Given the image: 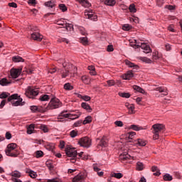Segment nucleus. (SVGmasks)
<instances>
[{"label":"nucleus","mask_w":182,"mask_h":182,"mask_svg":"<svg viewBox=\"0 0 182 182\" xmlns=\"http://www.w3.org/2000/svg\"><path fill=\"white\" fill-rule=\"evenodd\" d=\"M130 128L132 129V130H135V132H139L140 130H143V127H141L139 125H135V124L131 125Z\"/></svg>","instance_id":"33"},{"label":"nucleus","mask_w":182,"mask_h":182,"mask_svg":"<svg viewBox=\"0 0 182 182\" xmlns=\"http://www.w3.org/2000/svg\"><path fill=\"white\" fill-rule=\"evenodd\" d=\"M13 62H15L16 63L18 62H25V60L22 58L21 56L16 55L12 58Z\"/></svg>","instance_id":"28"},{"label":"nucleus","mask_w":182,"mask_h":182,"mask_svg":"<svg viewBox=\"0 0 182 182\" xmlns=\"http://www.w3.org/2000/svg\"><path fill=\"white\" fill-rule=\"evenodd\" d=\"M59 9L63 11V12H66L68 11V7L63 4H59Z\"/></svg>","instance_id":"46"},{"label":"nucleus","mask_w":182,"mask_h":182,"mask_svg":"<svg viewBox=\"0 0 182 182\" xmlns=\"http://www.w3.org/2000/svg\"><path fill=\"white\" fill-rule=\"evenodd\" d=\"M81 43L84 46L89 45V41L87 40V37H82L80 38Z\"/></svg>","instance_id":"34"},{"label":"nucleus","mask_w":182,"mask_h":182,"mask_svg":"<svg viewBox=\"0 0 182 182\" xmlns=\"http://www.w3.org/2000/svg\"><path fill=\"white\" fill-rule=\"evenodd\" d=\"M129 9L130 12H132L134 14L136 12V6L133 4L129 5Z\"/></svg>","instance_id":"51"},{"label":"nucleus","mask_w":182,"mask_h":182,"mask_svg":"<svg viewBox=\"0 0 182 182\" xmlns=\"http://www.w3.org/2000/svg\"><path fill=\"white\" fill-rule=\"evenodd\" d=\"M126 107H127L128 109H129V113L133 114L134 112V105L133 104H125Z\"/></svg>","instance_id":"27"},{"label":"nucleus","mask_w":182,"mask_h":182,"mask_svg":"<svg viewBox=\"0 0 182 182\" xmlns=\"http://www.w3.org/2000/svg\"><path fill=\"white\" fill-rule=\"evenodd\" d=\"M135 47L136 49H139V48H141V49H143L145 53H151V48H150V46H149L147 44L144 43H141V44L140 43L136 44Z\"/></svg>","instance_id":"9"},{"label":"nucleus","mask_w":182,"mask_h":182,"mask_svg":"<svg viewBox=\"0 0 182 182\" xmlns=\"http://www.w3.org/2000/svg\"><path fill=\"white\" fill-rule=\"evenodd\" d=\"M114 124H116V126H117L118 127H123V122L122 121H116L114 122Z\"/></svg>","instance_id":"63"},{"label":"nucleus","mask_w":182,"mask_h":182,"mask_svg":"<svg viewBox=\"0 0 182 182\" xmlns=\"http://www.w3.org/2000/svg\"><path fill=\"white\" fill-rule=\"evenodd\" d=\"M40 129H41L43 130V132H44V133H48V127L46 125H41Z\"/></svg>","instance_id":"62"},{"label":"nucleus","mask_w":182,"mask_h":182,"mask_svg":"<svg viewBox=\"0 0 182 182\" xmlns=\"http://www.w3.org/2000/svg\"><path fill=\"white\" fill-rule=\"evenodd\" d=\"M141 60L142 62H145V63H151V60L150 58H148L146 57H141Z\"/></svg>","instance_id":"47"},{"label":"nucleus","mask_w":182,"mask_h":182,"mask_svg":"<svg viewBox=\"0 0 182 182\" xmlns=\"http://www.w3.org/2000/svg\"><path fill=\"white\" fill-rule=\"evenodd\" d=\"M107 138L106 136H102L98 144L100 147H107Z\"/></svg>","instance_id":"17"},{"label":"nucleus","mask_w":182,"mask_h":182,"mask_svg":"<svg viewBox=\"0 0 182 182\" xmlns=\"http://www.w3.org/2000/svg\"><path fill=\"white\" fill-rule=\"evenodd\" d=\"M105 4L108 5V6H114L116 5V0H105Z\"/></svg>","instance_id":"29"},{"label":"nucleus","mask_w":182,"mask_h":182,"mask_svg":"<svg viewBox=\"0 0 182 182\" xmlns=\"http://www.w3.org/2000/svg\"><path fill=\"white\" fill-rule=\"evenodd\" d=\"M165 8L166 9H168V11H174V9H176V6H173V5H166L165 6Z\"/></svg>","instance_id":"56"},{"label":"nucleus","mask_w":182,"mask_h":182,"mask_svg":"<svg viewBox=\"0 0 182 182\" xmlns=\"http://www.w3.org/2000/svg\"><path fill=\"white\" fill-rule=\"evenodd\" d=\"M164 181H171V180H173V176L168 173H166L164 176Z\"/></svg>","instance_id":"36"},{"label":"nucleus","mask_w":182,"mask_h":182,"mask_svg":"<svg viewBox=\"0 0 182 182\" xmlns=\"http://www.w3.org/2000/svg\"><path fill=\"white\" fill-rule=\"evenodd\" d=\"M9 97V93L8 92H2L0 94V99H6V97Z\"/></svg>","instance_id":"53"},{"label":"nucleus","mask_w":182,"mask_h":182,"mask_svg":"<svg viewBox=\"0 0 182 182\" xmlns=\"http://www.w3.org/2000/svg\"><path fill=\"white\" fill-rule=\"evenodd\" d=\"M86 18L91 19L92 21H96L97 19V16L95 14L93 11H87L85 12Z\"/></svg>","instance_id":"11"},{"label":"nucleus","mask_w":182,"mask_h":182,"mask_svg":"<svg viewBox=\"0 0 182 182\" xmlns=\"http://www.w3.org/2000/svg\"><path fill=\"white\" fill-rule=\"evenodd\" d=\"M46 148L47 149V150H53V149H55V145L53 144H48L46 145Z\"/></svg>","instance_id":"61"},{"label":"nucleus","mask_w":182,"mask_h":182,"mask_svg":"<svg viewBox=\"0 0 182 182\" xmlns=\"http://www.w3.org/2000/svg\"><path fill=\"white\" fill-rule=\"evenodd\" d=\"M18 149V145L15 143L9 144L7 145V148L6 149V151H9L11 150H15Z\"/></svg>","instance_id":"20"},{"label":"nucleus","mask_w":182,"mask_h":182,"mask_svg":"<svg viewBox=\"0 0 182 182\" xmlns=\"http://www.w3.org/2000/svg\"><path fill=\"white\" fill-rule=\"evenodd\" d=\"M78 31L80 32L81 35H83L84 36H86V35H87V33H86V30H85V28L83 27H79Z\"/></svg>","instance_id":"45"},{"label":"nucleus","mask_w":182,"mask_h":182,"mask_svg":"<svg viewBox=\"0 0 182 182\" xmlns=\"http://www.w3.org/2000/svg\"><path fill=\"white\" fill-rule=\"evenodd\" d=\"M151 130L154 140H159L160 133L164 130V126L163 124H155L152 126Z\"/></svg>","instance_id":"1"},{"label":"nucleus","mask_w":182,"mask_h":182,"mask_svg":"<svg viewBox=\"0 0 182 182\" xmlns=\"http://www.w3.org/2000/svg\"><path fill=\"white\" fill-rule=\"evenodd\" d=\"M134 75L132 71H129L127 74H124L122 77L124 80H130L133 77Z\"/></svg>","instance_id":"19"},{"label":"nucleus","mask_w":182,"mask_h":182,"mask_svg":"<svg viewBox=\"0 0 182 182\" xmlns=\"http://www.w3.org/2000/svg\"><path fill=\"white\" fill-rule=\"evenodd\" d=\"M133 89L134 90H136V92H139V93H142L143 95L146 93V91H144V90H143V88L140 87L139 86L134 85Z\"/></svg>","instance_id":"30"},{"label":"nucleus","mask_w":182,"mask_h":182,"mask_svg":"<svg viewBox=\"0 0 182 182\" xmlns=\"http://www.w3.org/2000/svg\"><path fill=\"white\" fill-rule=\"evenodd\" d=\"M79 116L76 114L68 113V110L63 111L59 115L58 119H71V120H75V119H79Z\"/></svg>","instance_id":"5"},{"label":"nucleus","mask_w":182,"mask_h":182,"mask_svg":"<svg viewBox=\"0 0 182 182\" xmlns=\"http://www.w3.org/2000/svg\"><path fill=\"white\" fill-rule=\"evenodd\" d=\"M25 95L27 97L33 99L35 96H38V95H39V92H38V90H33V88L31 87H28L26 90Z\"/></svg>","instance_id":"7"},{"label":"nucleus","mask_w":182,"mask_h":182,"mask_svg":"<svg viewBox=\"0 0 182 182\" xmlns=\"http://www.w3.org/2000/svg\"><path fill=\"white\" fill-rule=\"evenodd\" d=\"M77 1L82 5V6H84L85 8H89V6H90V3H89V1L87 0H77Z\"/></svg>","instance_id":"21"},{"label":"nucleus","mask_w":182,"mask_h":182,"mask_svg":"<svg viewBox=\"0 0 182 182\" xmlns=\"http://www.w3.org/2000/svg\"><path fill=\"white\" fill-rule=\"evenodd\" d=\"M64 89L65 90H73V86L70 83L68 82L64 85Z\"/></svg>","instance_id":"39"},{"label":"nucleus","mask_w":182,"mask_h":182,"mask_svg":"<svg viewBox=\"0 0 182 182\" xmlns=\"http://www.w3.org/2000/svg\"><path fill=\"white\" fill-rule=\"evenodd\" d=\"M93 168H94V171H95L97 173V175L100 177H102V176H103V174H104L103 171L99 172V171H100V168H99V165L94 164Z\"/></svg>","instance_id":"22"},{"label":"nucleus","mask_w":182,"mask_h":182,"mask_svg":"<svg viewBox=\"0 0 182 182\" xmlns=\"http://www.w3.org/2000/svg\"><path fill=\"white\" fill-rule=\"evenodd\" d=\"M68 76H69V70L68 68H65V71L62 74V77H68Z\"/></svg>","instance_id":"57"},{"label":"nucleus","mask_w":182,"mask_h":182,"mask_svg":"<svg viewBox=\"0 0 182 182\" xmlns=\"http://www.w3.org/2000/svg\"><path fill=\"white\" fill-rule=\"evenodd\" d=\"M1 86H9L11 85V81H9L6 78H3L0 80Z\"/></svg>","instance_id":"23"},{"label":"nucleus","mask_w":182,"mask_h":182,"mask_svg":"<svg viewBox=\"0 0 182 182\" xmlns=\"http://www.w3.org/2000/svg\"><path fill=\"white\" fill-rule=\"evenodd\" d=\"M133 156H130L129 154H124L119 156V160L121 161H127V160H132Z\"/></svg>","instance_id":"15"},{"label":"nucleus","mask_w":182,"mask_h":182,"mask_svg":"<svg viewBox=\"0 0 182 182\" xmlns=\"http://www.w3.org/2000/svg\"><path fill=\"white\" fill-rule=\"evenodd\" d=\"M81 107H82V109H85V110H87V112H92V107H90V105H89V104L86 102H82L81 104Z\"/></svg>","instance_id":"26"},{"label":"nucleus","mask_w":182,"mask_h":182,"mask_svg":"<svg viewBox=\"0 0 182 182\" xmlns=\"http://www.w3.org/2000/svg\"><path fill=\"white\" fill-rule=\"evenodd\" d=\"M22 73V68H11L10 70V75L12 79H17Z\"/></svg>","instance_id":"8"},{"label":"nucleus","mask_w":182,"mask_h":182,"mask_svg":"<svg viewBox=\"0 0 182 182\" xmlns=\"http://www.w3.org/2000/svg\"><path fill=\"white\" fill-rule=\"evenodd\" d=\"M6 156H9V157H18L19 156L20 152L18 150V149H13L11 151H5Z\"/></svg>","instance_id":"12"},{"label":"nucleus","mask_w":182,"mask_h":182,"mask_svg":"<svg viewBox=\"0 0 182 182\" xmlns=\"http://www.w3.org/2000/svg\"><path fill=\"white\" fill-rule=\"evenodd\" d=\"M26 173L28 174L31 178H36L38 177L36 172L32 171L31 169H26Z\"/></svg>","instance_id":"18"},{"label":"nucleus","mask_w":182,"mask_h":182,"mask_svg":"<svg viewBox=\"0 0 182 182\" xmlns=\"http://www.w3.org/2000/svg\"><path fill=\"white\" fill-rule=\"evenodd\" d=\"M70 136L73 138L76 137L77 136V132H76L75 130L71 131L70 133Z\"/></svg>","instance_id":"58"},{"label":"nucleus","mask_w":182,"mask_h":182,"mask_svg":"<svg viewBox=\"0 0 182 182\" xmlns=\"http://www.w3.org/2000/svg\"><path fill=\"white\" fill-rule=\"evenodd\" d=\"M133 136H136V132H129L127 135V137H128V139H133Z\"/></svg>","instance_id":"55"},{"label":"nucleus","mask_w":182,"mask_h":182,"mask_svg":"<svg viewBox=\"0 0 182 182\" xmlns=\"http://www.w3.org/2000/svg\"><path fill=\"white\" fill-rule=\"evenodd\" d=\"M85 180V175L82 173H80L75 177L73 178V182H83Z\"/></svg>","instance_id":"14"},{"label":"nucleus","mask_w":182,"mask_h":182,"mask_svg":"<svg viewBox=\"0 0 182 182\" xmlns=\"http://www.w3.org/2000/svg\"><path fill=\"white\" fill-rule=\"evenodd\" d=\"M151 171H153L154 176H160V174H161V173H160V169L156 166H152Z\"/></svg>","instance_id":"24"},{"label":"nucleus","mask_w":182,"mask_h":182,"mask_svg":"<svg viewBox=\"0 0 182 182\" xmlns=\"http://www.w3.org/2000/svg\"><path fill=\"white\" fill-rule=\"evenodd\" d=\"M123 31H130L132 29V26L129 24H124L122 26Z\"/></svg>","instance_id":"50"},{"label":"nucleus","mask_w":182,"mask_h":182,"mask_svg":"<svg viewBox=\"0 0 182 182\" xmlns=\"http://www.w3.org/2000/svg\"><path fill=\"white\" fill-rule=\"evenodd\" d=\"M144 165L141 162H137L136 163V170L139 171H141V170H144Z\"/></svg>","instance_id":"35"},{"label":"nucleus","mask_w":182,"mask_h":182,"mask_svg":"<svg viewBox=\"0 0 182 182\" xmlns=\"http://www.w3.org/2000/svg\"><path fill=\"white\" fill-rule=\"evenodd\" d=\"M30 109L31 112L33 113L39 112V113H45L46 112L45 107H37L35 105L31 106Z\"/></svg>","instance_id":"10"},{"label":"nucleus","mask_w":182,"mask_h":182,"mask_svg":"<svg viewBox=\"0 0 182 182\" xmlns=\"http://www.w3.org/2000/svg\"><path fill=\"white\" fill-rule=\"evenodd\" d=\"M43 151H36V157L37 159H39V157H43Z\"/></svg>","instance_id":"52"},{"label":"nucleus","mask_w":182,"mask_h":182,"mask_svg":"<svg viewBox=\"0 0 182 182\" xmlns=\"http://www.w3.org/2000/svg\"><path fill=\"white\" fill-rule=\"evenodd\" d=\"M78 144L82 147H86L87 149L92 146V139L87 136H84L80 139Z\"/></svg>","instance_id":"6"},{"label":"nucleus","mask_w":182,"mask_h":182,"mask_svg":"<svg viewBox=\"0 0 182 182\" xmlns=\"http://www.w3.org/2000/svg\"><path fill=\"white\" fill-rule=\"evenodd\" d=\"M125 64L127 66H129V68H134V69H137L139 68V65H134V63L130 62L129 60H126Z\"/></svg>","instance_id":"31"},{"label":"nucleus","mask_w":182,"mask_h":182,"mask_svg":"<svg viewBox=\"0 0 182 182\" xmlns=\"http://www.w3.org/2000/svg\"><path fill=\"white\" fill-rule=\"evenodd\" d=\"M31 38H33V41H38V42H41V41L43 39V36L41 35L38 32H34L31 34Z\"/></svg>","instance_id":"13"},{"label":"nucleus","mask_w":182,"mask_h":182,"mask_svg":"<svg viewBox=\"0 0 182 182\" xmlns=\"http://www.w3.org/2000/svg\"><path fill=\"white\" fill-rule=\"evenodd\" d=\"M78 97L82 99V100H85V102H89V100H90V97L87 95H78Z\"/></svg>","instance_id":"41"},{"label":"nucleus","mask_w":182,"mask_h":182,"mask_svg":"<svg viewBox=\"0 0 182 182\" xmlns=\"http://www.w3.org/2000/svg\"><path fill=\"white\" fill-rule=\"evenodd\" d=\"M119 95L121 97H126L127 99H129V97H130V94L127 92H119Z\"/></svg>","instance_id":"48"},{"label":"nucleus","mask_w":182,"mask_h":182,"mask_svg":"<svg viewBox=\"0 0 182 182\" xmlns=\"http://www.w3.org/2000/svg\"><path fill=\"white\" fill-rule=\"evenodd\" d=\"M50 97H52V96L48 95H43L40 97L39 100H41V102H48V100H50Z\"/></svg>","instance_id":"25"},{"label":"nucleus","mask_w":182,"mask_h":182,"mask_svg":"<svg viewBox=\"0 0 182 182\" xmlns=\"http://www.w3.org/2000/svg\"><path fill=\"white\" fill-rule=\"evenodd\" d=\"M46 166L48 167V168L49 170H53L54 166H53V164H52V161H47L46 162Z\"/></svg>","instance_id":"42"},{"label":"nucleus","mask_w":182,"mask_h":182,"mask_svg":"<svg viewBox=\"0 0 182 182\" xmlns=\"http://www.w3.org/2000/svg\"><path fill=\"white\" fill-rule=\"evenodd\" d=\"M112 176L115 178H122V177H123V174L122 173H114Z\"/></svg>","instance_id":"49"},{"label":"nucleus","mask_w":182,"mask_h":182,"mask_svg":"<svg viewBox=\"0 0 182 182\" xmlns=\"http://www.w3.org/2000/svg\"><path fill=\"white\" fill-rule=\"evenodd\" d=\"M137 143H138L139 146H146V141H144V139H138Z\"/></svg>","instance_id":"44"},{"label":"nucleus","mask_w":182,"mask_h":182,"mask_svg":"<svg viewBox=\"0 0 182 182\" xmlns=\"http://www.w3.org/2000/svg\"><path fill=\"white\" fill-rule=\"evenodd\" d=\"M12 177H16V178H19L21 177V172L18 171H14L11 173Z\"/></svg>","instance_id":"43"},{"label":"nucleus","mask_w":182,"mask_h":182,"mask_svg":"<svg viewBox=\"0 0 182 182\" xmlns=\"http://www.w3.org/2000/svg\"><path fill=\"white\" fill-rule=\"evenodd\" d=\"M58 42H65V43H69V40L67 38H58Z\"/></svg>","instance_id":"64"},{"label":"nucleus","mask_w":182,"mask_h":182,"mask_svg":"<svg viewBox=\"0 0 182 182\" xmlns=\"http://www.w3.org/2000/svg\"><path fill=\"white\" fill-rule=\"evenodd\" d=\"M156 92H159V93H163L164 96H167L168 95V92H167V89L164 87H159L154 89Z\"/></svg>","instance_id":"16"},{"label":"nucleus","mask_w":182,"mask_h":182,"mask_svg":"<svg viewBox=\"0 0 182 182\" xmlns=\"http://www.w3.org/2000/svg\"><path fill=\"white\" fill-rule=\"evenodd\" d=\"M83 124V122L82 120L77 121L74 124L75 127H79Z\"/></svg>","instance_id":"60"},{"label":"nucleus","mask_w":182,"mask_h":182,"mask_svg":"<svg viewBox=\"0 0 182 182\" xmlns=\"http://www.w3.org/2000/svg\"><path fill=\"white\" fill-rule=\"evenodd\" d=\"M7 102H11L13 106H21L22 104V98L18 96V94H14L11 95L8 99Z\"/></svg>","instance_id":"3"},{"label":"nucleus","mask_w":182,"mask_h":182,"mask_svg":"<svg viewBox=\"0 0 182 182\" xmlns=\"http://www.w3.org/2000/svg\"><path fill=\"white\" fill-rule=\"evenodd\" d=\"M107 83L108 86H109V87L114 86V85H115L114 80H107Z\"/></svg>","instance_id":"59"},{"label":"nucleus","mask_w":182,"mask_h":182,"mask_svg":"<svg viewBox=\"0 0 182 182\" xmlns=\"http://www.w3.org/2000/svg\"><path fill=\"white\" fill-rule=\"evenodd\" d=\"M65 154L68 157H71L70 159L71 163H76V157L77 156V151L74 148L67 147L65 149Z\"/></svg>","instance_id":"4"},{"label":"nucleus","mask_w":182,"mask_h":182,"mask_svg":"<svg viewBox=\"0 0 182 182\" xmlns=\"http://www.w3.org/2000/svg\"><path fill=\"white\" fill-rule=\"evenodd\" d=\"M64 26L66 28L67 31H70L71 29H73V25L70 23H65Z\"/></svg>","instance_id":"54"},{"label":"nucleus","mask_w":182,"mask_h":182,"mask_svg":"<svg viewBox=\"0 0 182 182\" xmlns=\"http://www.w3.org/2000/svg\"><path fill=\"white\" fill-rule=\"evenodd\" d=\"M34 129H35V124H30L27 128V134H32V133H33Z\"/></svg>","instance_id":"32"},{"label":"nucleus","mask_w":182,"mask_h":182,"mask_svg":"<svg viewBox=\"0 0 182 182\" xmlns=\"http://www.w3.org/2000/svg\"><path fill=\"white\" fill-rule=\"evenodd\" d=\"M89 123H92V117L88 116L85 117V120L82 122V124H88Z\"/></svg>","instance_id":"38"},{"label":"nucleus","mask_w":182,"mask_h":182,"mask_svg":"<svg viewBox=\"0 0 182 182\" xmlns=\"http://www.w3.org/2000/svg\"><path fill=\"white\" fill-rule=\"evenodd\" d=\"M82 80L85 85H89L90 83V80L86 75L82 77Z\"/></svg>","instance_id":"40"},{"label":"nucleus","mask_w":182,"mask_h":182,"mask_svg":"<svg viewBox=\"0 0 182 182\" xmlns=\"http://www.w3.org/2000/svg\"><path fill=\"white\" fill-rule=\"evenodd\" d=\"M61 106L62 102H60V100H59V99L52 98L48 103V105L45 107L46 112H48V110H53V109H58V107H60Z\"/></svg>","instance_id":"2"},{"label":"nucleus","mask_w":182,"mask_h":182,"mask_svg":"<svg viewBox=\"0 0 182 182\" xmlns=\"http://www.w3.org/2000/svg\"><path fill=\"white\" fill-rule=\"evenodd\" d=\"M44 5L47 6L48 8H54L55 7V3L52 1H46Z\"/></svg>","instance_id":"37"}]
</instances>
